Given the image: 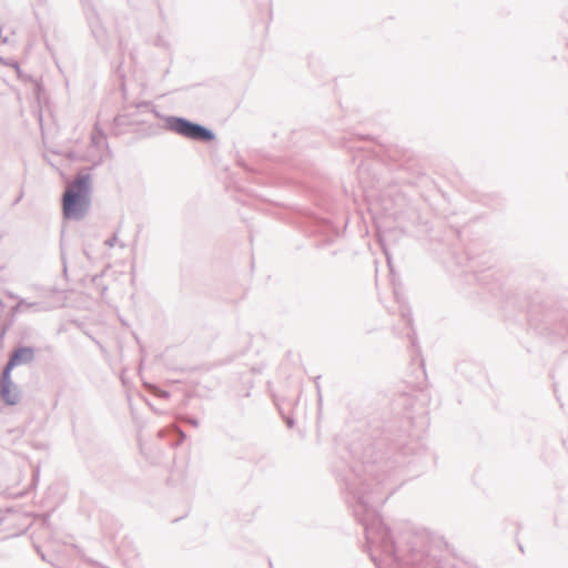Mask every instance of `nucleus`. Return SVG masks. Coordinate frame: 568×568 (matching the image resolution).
Returning <instances> with one entry per match:
<instances>
[{"label":"nucleus","instance_id":"2","mask_svg":"<svg viewBox=\"0 0 568 568\" xmlns=\"http://www.w3.org/2000/svg\"><path fill=\"white\" fill-rule=\"evenodd\" d=\"M172 126L176 133H179L185 138L192 139V140L210 141L213 139V134L211 131H209L207 129H205L199 124L189 122L183 119L175 120L173 122Z\"/></svg>","mask_w":568,"mask_h":568},{"label":"nucleus","instance_id":"1","mask_svg":"<svg viewBox=\"0 0 568 568\" xmlns=\"http://www.w3.org/2000/svg\"><path fill=\"white\" fill-rule=\"evenodd\" d=\"M90 176L79 175L67 189L62 211L67 219H81L88 207Z\"/></svg>","mask_w":568,"mask_h":568},{"label":"nucleus","instance_id":"4","mask_svg":"<svg viewBox=\"0 0 568 568\" xmlns=\"http://www.w3.org/2000/svg\"><path fill=\"white\" fill-rule=\"evenodd\" d=\"M1 396L3 400L9 405H14L19 400V394L16 390L13 384L10 381V376L8 379L4 378V373L1 378Z\"/></svg>","mask_w":568,"mask_h":568},{"label":"nucleus","instance_id":"3","mask_svg":"<svg viewBox=\"0 0 568 568\" xmlns=\"http://www.w3.org/2000/svg\"><path fill=\"white\" fill-rule=\"evenodd\" d=\"M33 359V351L30 347H21L14 352L4 368V378L8 379L11 369L20 364L29 363Z\"/></svg>","mask_w":568,"mask_h":568}]
</instances>
